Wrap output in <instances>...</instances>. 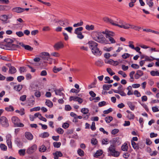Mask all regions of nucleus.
I'll return each mask as SVG.
<instances>
[{"mask_svg": "<svg viewBox=\"0 0 159 159\" xmlns=\"http://www.w3.org/2000/svg\"><path fill=\"white\" fill-rule=\"evenodd\" d=\"M88 44L89 48L91 49L93 53L96 56H100L102 54L101 52L98 48V44L93 41L89 42Z\"/></svg>", "mask_w": 159, "mask_h": 159, "instance_id": "obj_1", "label": "nucleus"}, {"mask_svg": "<svg viewBox=\"0 0 159 159\" xmlns=\"http://www.w3.org/2000/svg\"><path fill=\"white\" fill-rule=\"evenodd\" d=\"M108 152L109 153L108 156H111L115 157H118L120 154L119 152L116 150V146L111 145L108 148Z\"/></svg>", "mask_w": 159, "mask_h": 159, "instance_id": "obj_2", "label": "nucleus"}, {"mask_svg": "<svg viewBox=\"0 0 159 159\" xmlns=\"http://www.w3.org/2000/svg\"><path fill=\"white\" fill-rule=\"evenodd\" d=\"M12 122L15 126L22 127H24V125L20 122V120L16 116H13L11 118Z\"/></svg>", "mask_w": 159, "mask_h": 159, "instance_id": "obj_3", "label": "nucleus"}, {"mask_svg": "<svg viewBox=\"0 0 159 159\" xmlns=\"http://www.w3.org/2000/svg\"><path fill=\"white\" fill-rule=\"evenodd\" d=\"M40 56L44 62H48V61H50L51 60L50 57V54L47 52H42L40 54Z\"/></svg>", "mask_w": 159, "mask_h": 159, "instance_id": "obj_4", "label": "nucleus"}, {"mask_svg": "<svg viewBox=\"0 0 159 159\" xmlns=\"http://www.w3.org/2000/svg\"><path fill=\"white\" fill-rule=\"evenodd\" d=\"M0 124L3 127H7L9 126L7 119L5 116L0 117Z\"/></svg>", "mask_w": 159, "mask_h": 159, "instance_id": "obj_5", "label": "nucleus"}, {"mask_svg": "<svg viewBox=\"0 0 159 159\" xmlns=\"http://www.w3.org/2000/svg\"><path fill=\"white\" fill-rule=\"evenodd\" d=\"M37 148V145L35 144H33L27 148L26 152L29 155L32 154L36 151Z\"/></svg>", "mask_w": 159, "mask_h": 159, "instance_id": "obj_6", "label": "nucleus"}, {"mask_svg": "<svg viewBox=\"0 0 159 159\" xmlns=\"http://www.w3.org/2000/svg\"><path fill=\"white\" fill-rule=\"evenodd\" d=\"M94 40L101 43H108L107 41L102 34L101 36H98Z\"/></svg>", "mask_w": 159, "mask_h": 159, "instance_id": "obj_7", "label": "nucleus"}, {"mask_svg": "<svg viewBox=\"0 0 159 159\" xmlns=\"http://www.w3.org/2000/svg\"><path fill=\"white\" fill-rule=\"evenodd\" d=\"M78 102L79 104H81L83 101V100L77 96H71L69 98V101H72Z\"/></svg>", "mask_w": 159, "mask_h": 159, "instance_id": "obj_8", "label": "nucleus"}, {"mask_svg": "<svg viewBox=\"0 0 159 159\" xmlns=\"http://www.w3.org/2000/svg\"><path fill=\"white\" fill-rule=\"evenodd\" d=\"M64 46L61 42H59L56 43L53 46L55 49L57 50H59L60 49L63 48Z\"/></svg>", "mask_w": 159, "mask_h": 159, "instance_id": "obj_9", "label": "nucleus"}, {"mask_svg": "<svg viewBox=\"0 0 159 159\" xmlns=\"http://www.w3.org/2000/svg\"><path fill=\"white\" fill-rule=\"evenodd\" d=\"M63 90V88H61L59 89H55L54 90V91L55 92V94L56 95H58L60 96H62L63 98H64L65 96V95L63 93L61 92V91Z\"/></svg>", "mask_w": 159, "mask_h": 159, "instance_id": "obj_10", "label": "nucleus"}, {"mask_svg": "<svg viewBox=\"0 0 159 159\" xmlns=\"http://www.w3.org/2000/svg\"><path fill=\"white\" fill-rule=\"evenodd\" d=\"M17 43H19L22 47L24 48L25 50L30 51H31L33 49V48L31 47L30 46L27 45H25L24 44L22 43H18L17 42Z\"/></svg>", "mask_w": 159, "mask_h": 159, "instance_id": "obj_11", "label": "nucleus"}, {"mask_svg": "<svg viewBox=\"0 0 159 159\" xmlns=\"http://www.w3.org/2000/svg\"><path fill=\"white\" fill-rule=\"evenodd\" d=\"M113 25L118 26V27L121 28H123L125 29H128L130 28V24L127 23H125V25H120L117 24H116L114 23H113Z\"/></svg>", "mask_w": 159, "mask_h": 159, "instance_id": "obj_12", "label": "nucleus"}, {"mask_svg": "<svg viewBox=\"0 0 159 159\" xmlns=\"http://www.w3.org/2000/svg\"><path fill=\"white\" fill-rule=\"evenodd\" d=\"M25 138L29 140H31L33 138V136L30 132H27L25 134Z\"/></svg>", "mask_w": 159, "mask_h": 159, "instance_id": "obj_13", "label": "nucleus"}, {"mask_svg": "<svg viewBox=\"0 0 159 159\" xmlns=\"http://www.w3.org/2000/svg\"><path fill=\"white\" fill-rule=\"evenodd\" d=\"M12 11L17 13H20L23 12L24 11V9L19 7H17L12 9Z\"/></svg>", "mask_w": 159, "mask_h": 159, "instance_id": "obj_14", "label": "nucleus"}, {"mask_svg": "<svg viewBox=\"0 0 159 159\" xmlns=\"http://www.w3.org/2000/svg\"><path fill=\"white\" fill-rule=\"evenodd\" d=\"M112 143L113 145H119L120 144V139L119 138L116 137L113 138L111 140Z\"/></svg>", "mask_w": 159, "mask_h": 159, "instance_id": "obj_15", "label": "nucleus"}, {"mask_svg": "<svg viewBox=\"0 0 159 159\" xmlns=\"http://www.w3.org/2000/svg\"><path fill=\"white\" fill-rule=\"evenodd\" d=\"M53 155L54 156V159H58V157H61L63 156L62 153L59 151H57L53 153Z\"/></svg>", "mask_w": 159, "mask_h": 159, "instance_id": "obj_16", "label": "nucleus"}, {"mask_svg": "<svg viewBox=\"0 0 159 159\" xmlns=\"http://www.w3.org/2000/svg\"><path fill=\"white\" fill-rule=\"evenodd\" d=\"M15 143L20 148H21L23 146V143L19 138L16 139Z\"/></svg>", "mask_w": 159, "mask_h": 159, "instance_id": "obj_17", "label": "nucleus"}, {"mask_svg": "<svg viewBox=\"0 0 159 159\" xmlns=\"http://www.w3.org/2000/svg\"><path fill=\"white\" fill-rule=\"evenodd\" d=\"M101 35L102 32H94L92 34L93 38L94 40L97 38L98 36H101Z\"/></svg>", "mask_w": 159, "mask_h": 159, "instance_id": "obj_18", "label": "nucleus"}, {"mask_svg": "<svg viewBox=\"0 0 159 159\" xmlns=\"http://www.w3.org/2000/svg\"><path fill=\"white\" fill-rule=\"evenodd\" d=\"M8 18V16L6 15H2L0 16V20L4 22L5 23H7V21Z\"/></svg>", "mask_w": 159, "mask_h": 159, "instance_id": "obj_19", "label": "nucleus"}, {"mask_svg": "<svg viewBox=\"0 0 159 159\" xmlns=\"http://www.w3.org/2000/svg\"><path fill=\"white\" fill-rule=\"evenodd\" d=\"M4 41L7 43L6 45L7 47L8 45H10L11 43L14 42L12 39L10 38L6 39H4Z\"/></svg>", "mask_w": 159, "mask_h": 159, "instance_id": "obj_20", "label": "nucleus"}, {"mask_svg": "<svg viewBox=\"0 0 159 159\" xmlns=\"http://www.w3.org/2000/svg\"><path fill=\"white\" fill-rule=\"evenodd\" d=\"M102 153V151L101 150H99L96 151L93 156L97 158L98 157L101 156Z\"/></svg>", "mask_w": 159, "mask_h": 159, "instance_id": "obj_21", "label": "nucleus"}, {"mask_svg": "<svg viewBox=\"0 0 159 159\" xmlns=\"http://www.w3.org/2000/svg\"><path fill=\"white\" fill-rule=\"evenodd\" d=\"M49 136V134L47 132H44L41 134L39 136L43 138H45L48 137Z\"/></svg>", "mask_w": 159, "mask_h": 159, "instance_id": "obj_22", "label": "nucleus"}, {"mask_svg": "<svg viewBox=\"0 0 159 159\" xmlns=\"http://www.w3.org/2000/svg\"><path fill=\"white\" fill-rule=\"evenodd\" d=\"M16 68L14 66H12L9 69L8 72L10 74H14L16 72Z\"/></svg>", "mask_w": 159, "mask_h": 159, "instance_id": "obj_23", "label": "nucleus"}, {"mask_svg": "<svg viewBox=\"0 0 159 159\" xmlns=\"http://www.w3.org/2000/svg\"><path fill=\"white\" fill-rule=\"evenodd\" d=\"M103 20L104 21L107 22H109L112 25H113V23H114V21L113 20L107 17H105L103 18Z\"/></svg>", "mask_w": 159, "mask_h": 159, "instance_id": "obj_24", "label": "nucleus"}, {"mask_svg": "<svg viewBox=\"0 0 159 159\" xmlns=\"http://www.w3.org/2000/svg\"><path fill=\"white\" fill-rule=\"evenodd\" d=\"M46 150V147L43 145L40 146L39 148V151L40 152H45Z\"/></svg>", "mask_w": 159, "mask_h": 159, "instance_id": "obj_25", "label": "nucleus"}, {"mask_svg": "<svg viewBox=\"0 0 159 159\" xmlns=\"http://www.w3.org/2000/svg\"><path fill=\"white\" fill-rule=\"evenodd\" d=\"M83 30V28L82 27H78L75 30L74 33L76 34H78L81 33V31H82Z\"/></svg>", "mask_w": 159, "mask_h": 159, "instance_id": "obj_26", "label": "nucleus"}, {"mask_svg": "<svg viewBox=\"0 0 159 159\" xmlns=\"http://www.w3.org/2000/svg\"><path fill=\"white\" fill-rule=\"evenodd\" d=\"M121 150L124 151H127L128 149V146L127 143H125L121 147Z\"/></svg>", "mask_w": 159, "mask_h": 159, "instance_id": "obj_27", "label": "nucleus"}, {"mask_svg": "<svg viewBox=\"0 0 159 159\" xmlns=\"http://www.w3.org/2000/svg\"><path fill=\"white\" fill-rule=\"evenodd\" d=\"M131 144L133 148L135 150H138L139 149V146L138 144L134 141H132Z\"/></svg>", "mask_w": 159, "mask_h": 159, "instance_id": "obj_28", "label": "nucleus"}, {"mask_svg": "<svg viewBox=\"0 0 159 159\" xmlns=\"http://www.w3.org/2000/svg\"><path fill=\"white\" fill-rule=\"evenodd\" d=\"M126 117L129 119V120H133L134 118L135 115L132 112L130 114H128L127 115Z\"/></svg>", "mask_w": 159, "mask_h": 159, "instance_id": "obj_29", "label": "nucleus"}, {"mask_svg": "<svg viewBox=\"0 0 159 159\" xmlns=\"http://www.w3.org/2000/svg\"><path fill=\"white\" fill-rule=\"evenodd\" d=\"M15 112L16 113H19L21 116H23L25 114V110L24 108L21 109L20 110H16Z\"/></svg>", "mask_w": 159, "mask_h": 159, "instance_id": "obj_30", "label": "nucleus"}, {"mask_svg": "<svg viewBox=\"0 0 159 159\" xmlns=\"http://www.w3.org/2000/svg\"><path fill=\"white\" fill-rule=\"evenodd\" d=\"M127 104L130 109L132 111H134L135 109V106H134L131 102H127Z\"/></svg>", "mask_w": 159, "mask_h": 159, "instance_id": "obj_31", "label": "nucleus"}, {"mask_svg": "<svg viewBox=\"0 0 159 159\" xmlns=\"http://www.w3.org/2000/svg\"><path fill=\"white\" fill-rule=\"evenodd\" d=\"M5 110L7 111H14L13 107L11 105L5 108Z\"/></svg>", "mask_w": 159, "mask_h": 159, "instance_id": "obj_32", "label": "nucleus"}, {"mask_svg": "<svg viewBox=\"0 0 159 159\" xmlns=\"http://www.w3.org/2000/svg\"><path fill=\"white\" fill-rule=\"evenodd\" d=\"M86 29L88 30H90L94 29V26L93 25H87L85 26Z\"/></svg>", "mask_w": 159, "mask_h": 159, "instance_id": "obj_33", "label": "nucleus"}, {"mask_svg": "<svg viewBox=\"0 0 159 159\" xmlns=\"http://www.w3.org/2000/svg\"><path fill=\"white\" fill-rule=\"evenodd\" d=\"M45 103L49 107H52L53 106L52 102L49 100L46 101Z\"/></svg>", "mask_w": 159, "mask_h": 159, "instance_id": "obj_34", "label": "nucleus"}, {"mask_svg": "<svg viewBox=\"0 0 159 159\" xmlns=\"http://www.w3.org/2000/svg\"><path fill=\"white\" fill-rule=\"evenodd\" d=\"M113 119V117L111 116H107L105 118V120L107 123H110Z\"/></svg>", "mask_w": 159, "mask_h": 159, "instance_id": "obj_35", "label": "nucleus"}, {"mask_svg": "<svg viewBox=\"0 0 159 159\" xmlns=\"http://www.w3.org/2000/svg\"><path fill=\"white\" fill-rule=\"evenodd\" d=\"M89 110L88 108H82L81 110V112L84 114H88L89 113Z\"/></svg>", "mask_w": 159, "mask_h": 159, "instance_id": "obj_36", "label": "nucleus"}, {"mask_svg": "<svg viewBox=\"0 0 159 159\" xmlns=\"http://www.w3.org/2000/svg\"><path fill=\"white\" fill-rule=\"evenodd\" d=\"M105 62L106 63L109 64L113 65V63H114V61L111 59H106L105 60Z\"/></svg>", "mask_w": 159, "mask_h": 159, "instance_id": "obj_37", "label": "nucleus"}, {"mask_svg": "<svg viewBox=\"0 0 159 159\" xmlns=\"http://www.w3.org/2000/svg\"><path fill=\"white\" fill-rule=\"evenodd\" d=\"M112 86L111 84H104L103 86V89L105 90H109Z\"/></svg>", "mask_w": 159, "mask_h": 159, "instance_id": "obj_38", "label": "nucleus"}, {"mask_svg": "<svg viewBox=\"0 0 159 159\" xmlns=\"http://www.w3.org/2000/svg\"><path fill=\"white\" fill-rule=\"evenodd\" d=\"M25 149H20L19 150L18 153L21 156H24L25 154Z\"/></svg>", "mask_w": 159, "mask_h": 159, "instance_id": "obj_39", "label": "nucleus"}, {"mask_svg": "<svg viewBox=\"0 0 159 159\" xmlns=\"http://www.w3.org/2000/svg\"><path fill=\"white\" fill-rule=\"evenodd\" d=\"M56 131L59 134H62L64 132L63 129L61 128H58L56 129Z\"/></svg>", "mask_w": 159, "mask_h": 159, "instance_id": "obj_40", "label": "nucleus"}, {"mask_svg": "<svg viewBox=\"0 0 159 159\" xmlns=\"http://www.w3.org/2000/svg\"><path fill=\"white\" fill-rule=\"evenodd\" d=\"M106 38L108 39L110 41L111 43H116V41L112 37L110 36H105Z\"/></svg>", "mask_w": 159, "mask_h": 159, "instance_id": "obj_41", "label": "nucleus"}, {"mask_svg": "<svg viewBox=\"0 0 159 159\" xmlns=\"http://www.w3.org/2000/svg\"><path fill=\"white\" fill-rule=\"evenodd\" d=\"M130 28L134 29L136 30H138V31H139V29H141V27L133 25H130Z\"/></svg>", "mask_w": 159, "mask_h": 159, "instance_id": "obj_42", "label": "nucleus"}, {"mask_svg": "<svg viewBox=\"0 0 159 159\" xmlns=\"http://www.w3.org/2000/svg\"><path fill=\"white\" fill-rule=\"evenodd\" d=\"M10 48L9 50H16V44L11 43L10 45H8V47Z\"/></svg>", "mask_w": 159, "mask_h": 159, "instance_id": "obj_43", "label": "nucleus"}, {"mask_svg": "<svg viewBox=\"0 0 159 159\" xmlns=\"http://www.w3.org/2000/svg\"><path fill=\"white\" fill-rule=\"evenodd\" d=\"M61 145V143L60 142H54L53 143V145L55 148H59L60 147Z\"/></svg>", "mask_w": 159, "mask_h": 159, "instance_id": "obj_44", "label": "nucleus"}, {"mask_svg": "<svg viewBox=\"0 0 159 159\" xmlns=\"http://www.w3.org/2000/svg\"><path fill=\"white\" fill-rule=\"evenodd\" d=\"M146 3L149 7H152L153 5L152 0H146Z\"/></svg>", "mask_w": 159, "mask_h": 159, "instance_id": "obj_45", "label": "nucleus"}, {"mask_svg": "<svg viewBox=\"0 0 159 159\" xmlns=\"http://www.w3.org/2000/svg\"><path fill=\"white\" fill-rule=\"evenodd\" d=\"M151 74L152 75L159 76V72L157 71H154L152 70L151 72Z\"/></svg>", "mask_w": 159, "mask_h": 159, "instance_id": "obj_46", "label": "nucleus"}, {"mask_svg": "<svg viewBox=\"0 0 159 159\" xmlns=\"http://www.w3.org/2000/svg\"><path fill=\"white\" fill-rule=\"evenodd\" d=\"M77 152L79 156H83L84 155V152L80 149H79L77 151Z\"/></svg>", "mask_w": 159, "mask_h": 159, "instance_id": "obj_47", "label": "nucleus"}, {"mask_svg": "<svg viewBox=\"0 0 159 159\" xmlns=\"http://www.w3.org/2000/svg\"><path fill=\"white\" fill-rule=\"evenodd\" d=\"M62 69V68L61 67L57 68L56 66H54L53 69V70L54 73H56L61 70Z\"/></svg>", "mask_w": 159, "mask_h": 159, "instance_id": "obj_48", "label": "nucleus"}, {"mask_svg": "<svg viewBox=\"0 0 159 159\" xmlns=\"http://www.w3.org/2000/svg\"><path fill=\"white\" fill-rule=\"evenodd\" d=\"M107 36H108L112 37L113 36L115 35V33L111 31H110L107 30Z\"/></svg>", "mask_w": 159, "mask_h": 159, "instance_id": "obj_49", "label": "nucleus"}, {"mask_svg": "<svg viewBox=\"0 0 159 159\" xmlns=\"http://www.w3.org/2000/svg\"><path fill=\"white\" fill-rule=\"evenodd\" d=\"M22 88V86L19 85L16 86L14 87V89L15 90L18 91H20L21 89Z\"/></svg>", "mask_w": 159, "mask_h": 159, "instance_id": "obj_50", "label": "nucleus"}, {"mask_svg": "<svg viewBox=\"0 0 159 159\" xmlns=\"http://www.w3.org/2000/svg\"><path fill=\"white\" fill-rule=\"evenodd\" d=\"M109 142L107 139H103L102 140V144L107 145L108 144Z\"/></svg>", "mask_w": 159, "mask_h": 159, "instance_id": "obj_51", "label": "nucleus"}, {"mask_svg": "<svg viewBox=\"0 0 159 159\" xmlns=\"http://www.w3.org/2000/svg\"><path fill=\"white\" fill-rule=\"evenodd\" d=\"M1 149L3 151H6L7 149V147L4 144H1L0 145Z\"/></svg>", "mask_w": 159, "mask_h": 159, "instance_id": "obj_52", "label": "nucleus"}, {"mask_svg": "<svg viewBox=\"0 0 159 159\" xmlns=\"http://www.w3.org/2000/svg\"><path fill=\"white\" fill-rule=\"evenodd\" d=\"M96 84V81L95 80V81L92 83L91 84L89 85L88 87L89 89H91L93 88H94L95 87V84Z\"/></svg>", "mask_w": 159, "mask_h": 159, "instance_id": "obj_53", "label": "nucleus"}, {"mask_svg": "<svg viewBox=\"0 0 159 159\" xmlns=\"http://www.w3.org/2000/svg\"><path fill=\"white\" fill-rule=\"evenodd\" d=\"M40 109V107H34L33 108L31 109H30V111L31 112L33 111H39Z\"/></svg>", "mask_w": 159, "mask_h": 159, "instance_id": "obj_54", "label": "nucleus"}, {"mask_svg": "<svg viewBox=\"0 0 159 159\" xmlns=\"http://www.w3.org/2000/svg\"><path fill=\"white\" fill-rule=\"evenodd\" d=\"M107 72L111 75V76H112L115 74V73L112 72L111 69L110 68H107Z\"/></svg>", "mask_w": 159, "mask_h": 159, "instance_id": "obj_55", "label": "nucleus"}, {"mask_svg": "<svg viewBox=\"0 0 159 159\" xmlns=\"http://www.w3.org/2000/svg\"><path fill=\"white\" fill-rule=\"evenodd\" d=\"M16 34L19 37H21L24 35L23 33L21 31L16 32Z\"/></svg>", "mask_w": 159, "mask_h": 159, "instance_id": "obj_56", "label": "nucleus"}, {"mask_svg": "<svg viewBox=\"0 0 159 159\" xmlns=\"http://www.w3.org/2000/svg\"><path fill=\"white\" fill-rule=\"evenodd\" d=\"M65 30L70 33H72V31L73 30V28L71 27H67L65 28Z\"/></svg>", "mask_w": 159, "mask_h": 159, "instance_id": "obj_57", "label": "nucleus"}, {"mask_svg": "<svg viewBox=\"0 0 159 159\" xmlns=\"http://www.w3.org/2000/svg\"><path fill=\"white\" fill-rule=\"evenodd\" d=\"M98 141L95 138H92L91 140V143L94 145H96Z\"/></svg>", "mask_w": 159, "mask_h": 159, "instance_id": "obj_58", "label": "nucleus"}, {"mask_svg": "<svg viewBox=\"0 0 159 159\" xmlns=\"http://www.w3.org/2000/svg\"><path fill=\"white\" fill-rule=\"evenodd\" d=\"M112 111V108H110L109 109H108V110H105L103 111V113L104 114H107L109 113H110V112H111Z\"/></svg>", "mask_w": 159, "mask_h": 159, "instance_id": "obj_59", "label": "nucleus"}, {"mask_svg": "<svg viewBox=\"0 0 159 159\" xmlns=\"http://www.w3.org/2000/svg\"><path fill=\"white\" fill-rule=\"evenodd\" d=\"M83 22L82 21H81L80 22L76 24H75L73 25V26L74 27H77L78 26H81L83 25Z\"/></svg>", "mask_w": 159, "mask_h": 159, "instance_id": "obj_60", "label": "nucleus"}, {"mask_svg": "<svg viewBox=\"0 0 159 159\" xmlns=\"http://www.w3.org/2000/svg\"><path fill=\"white\" fill-rule=\"evenodd\" d=\"M134 93V94L136 95L137 97H139L141 96L140 93L137 90H135Z\"/></svg>", "mask_w": 159, "mask_h": 159, "instance_id": "obj_61", "label": "nucleus"}, {"mask_svg": "<svg viewBox=\"0 0 159 159\" xmlns=\"http://www.w3.org/2000/svg\"><path fill=\"white\" fill-rule=\"evenodd\" d=\"M91 129L93 131H94L96 129V128L95 127V123L94 122H92V125L91 126Z\"/></svg>", "mask_w": 159, "mask_h": 159, "instance_id": "obj_62", "label": "nucleus"}, {"mask_svg": "<svg viewBox=\"0 0 159 159\" xmlns=\"http://www.w3.org/2000/svg\"><path fill=\"white\" fill-rule=\"evenodd\" d=\"M152 111L154 112H157L159 111V109L157 106L153 107H152Z\"/></svg>", "mask_w": 159, "mask_h": 159, "instance_id": "obj_63", "label": "nucleus"}, {"mask_svg": "<svg viewBox=\"0 0 159 159\" xmlns=\"http://www.w3.org/2000/svg\"><path fill=\"white\" fill-rule=\"evenodd\" d=\"M106 105V102L104 101H103L99 102L98 104L99 107H102Z\"/></svg>", "mask_w": 159, "mask_h": 159, "instance_id": "obj_64", "label": "nucleus"}]
</instances>
